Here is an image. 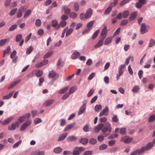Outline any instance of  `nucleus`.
I'll return each instance as SVG.
<instances>
[{
  "label": "nucleus",
  "instance_id": "nucleus-46",
  "mask_svg": "<svg viewBox=\"0 0 155 155\" xmlns=\"http://www.w3.org/2000/svg\"><path fill=\"white\" fill-rule=\"evenodd\" d=\"M26 119V117L25 116H22L21 117H20L19 119L18 120V122L19 121L20 122V123H21L23 122Z\"/></svg>",
  "mask_w": 155,
  "mask_h": 155
},
{
  "label": "nucleus",
  "instance_id": "nucleus-2",
  "mask_svg": "<svg viewBox=\"0 0 155 155\" xmlns=\"http://www.w3.org/2000/svg\"><path fill=\"white\" fill-rule=\"evenodd\" d=\"M133 140L132 137H130L128 136H125L123 137L121 139V141L124 142L125 143H130Z\"/></svg>",
  "mask_w": 155,
  "mask_h": 155
},
{
  "label": "nucleus",
  "instance_id": "nucleus-28",
  "mask_svg": "<svg viewBox=\"0 0 155 155\" xmlns=\"http://www.w3.org/2000/svg\"><path fill=\"white\" fill-rule=\"evenodd\" d=\"M112 40V38L110 37H109L107 38L106 39L104 42V44L106 45H109L110 43L111 42Z\"/></svg>",
  "mask_w": 155,
  "mask_h": 155
},
{
  "label": "nucleus",
  "instance_id": "nucleus-27",
  "mask_svg": "<svg viewBox=\"0 0 155 155\" xmlns=\"http://www.w3.org/2000/svg\"><path fill=\"white\" fill-rule=\"evenodd\" d=\"M143 153L141 149H137L131 153L130 155H136L137 154H140Z\"/></svg>",
  "mask_w": 155,
  "mask_h": 155
},
{
  "label": "nucleus",
  "instance_id": "nucleus-40",
  "mask_svg": "<svg viewBox=\"0 0 155 155\" xmlns=\"http://www.w3.org/2000/svg\"><path fill=\"white\" fill-rule=\"evenodd\" d=\"M140 90L139 87L137 86H135L132 89V91L134 93L137 92Z\"/></svg>",
  "mask_w": 155,
  "mask_h": 155
},
{
  "label": "nucleus",
  "instance_id": "nucleus-64",
  "mask_svg": "<svg viewBox=\"0 0 155 155\" xmlns=\"http://www.w3.org/2000/svg\"><path fill=\"white\" fill-rule=\"evenodd\" d=\"M116 142V141L114 140H112L109 141L108 144L109 146H111L114 145Z\"/></svg>",
  "mask_w": 155,
  "mask_h": 155
},
{
  "label": "nucleus",
  "instance_id": "nucleus-7",
  "mask_svg": "<svg viewBox=\"0 0 155 155\" xmlns=\"http://www.w3.org/2000/svg\"><path fill=\"white\" fill-rule=\"evenodd\" d=\"M107 30L106 26L104 27L102 29L101 34V39H104L107 36Z\"/></svg>",
  "mask_w": 155,
  "mask_h": 155
},
{
  "label": "nucleus",
  "instance_id": "nucleus-47",
  "mask_svg": "<svg viewBox=\"0 0 155 155\" xmlns=\"http://www.w3.org/2000/svg\"><path fill=\"white\" fill-rule=\"evenodd\" d=\"M31 11L30 9H28L27 10L25 14L24 15V17L26 18L28 16L31 14Z\"/></svg>",
  "mask_w": 155,
  "mask_h": 155
},
{
  "label": "nucleus",
  "instance_id": "nucleus-12",
  "mask_svg": "<svg viewBox=\"0 0 155 155\" xmlns=\"http://www.w3.org/2000/svg\"><path fill=\"white\" fill-rule=\"evenodd\" d=\"M104 125L102 124H99L97 126L94 127V131L96 132H98L99 131L102 129L104 126Z\"/></svg>",
  "mask_w": 155,
  "mask_h": 155
},
{
  "label": "nucleus",
  "instance_id": "nucleus-15",
  "mask_svg": "<svg viewBox=\"0 0 155 155\" xmlns=\"http://www.w3.org/2000/svg\"><path fill=\"white\" fill-rule=\"evenodd\" d=\"M14 117H11L8 119L5 120L3 121L2 122V125H5L8 124L13 119Z\"/></svg>",
  "mask_w": 155,
  "mask_h": 155
},
{
  "label": "nucleus",
  "instance_id": "nucleus-57",
  "mask_svg": "<svg viewBox=\"0 0 155 155\" xmlns=\"http://www.w3.org/2000/svg\"><path fill=\"white\" fill-rule=\"evenodd\" d=\"M112 9L111 7L109 6L106 10L104 14L105 15L108 14Z\"/></svg>",
  "mask_w": 155,
  "mask_h": 155
},
{
  "label": "nucleus",
  "instance_id": "nucleus-48",
  "mask_svg": "<svg viewBox=\"0 0 155 155\" xmlns=\"http://www.w3.org/2000/svg\"><path fill=\"white\" fill-rule=\"evenodd\" d=\"M33 49V47L31 46H30L27 50L26 53L28 54H30Z\"/></svg>",
  "mask_w": 155,
  "mask_h": 155
},
{
  "label": "nucleus",
  "instance_id": "nucleus-9",
  "mask_svg": "<svg viewBox=\"0 0 155 155\" xmlns=\"http://www.w3.org/2000/svg\"><path fill=\"white\" fill-rule=\"evenodd\" d=\"M31 124V120H28L24 123L21 126L20 128L21 131L24 130L28 126H29Z\"/></svg>",
  "mask_w": 155,
  "mask_h": 155
},
{
  "label": "nucleus",
  "instance_id": "nucleus-41",
  "mask_svg": "<svg viewBox=\"0 0 155 155\" xmlns=\"http://www.w3.org/2000/svg\"><path fill=\"white\" fill-rule=\"evenodd\" d=\"M43 74V71L39 70L36 72L35 74L37 77H39L41 76Z\"/></svg>",
  "mask_w": 155,
  "mask_h": 155
},
{
  "label": "nucleus",
  "instance_id": "nucleus-43",
  "mask_svg": "<svg viewBox=\"0 0 155 155\" xmlns=\"http://www.w3.org/2000/svg\"><path fill=\"white\" fill-rule=\"evenodd\" d=\"M69 88V87H66L60 90L59 92V94H63L65 93V92H66L67 91H68Z\"/></svg>",
  "mask_w": 155,
  "mask_h": 155
},
{
  "label": "nucleus",
  "instance_id": "nucleus-13",
  "mask_svg": "<svg viewBox=\"0 0 155 155\" xmlns=\"http://www.w3.org/2000/svg\"><path fill=\"white\" fill-rule=\"evenodd\" d=\"M52 26L56 29H58L60 28V25L58 24V21L56 20H53L52 21Z\"/></svg>",
  "mask_w": 155,
  "mask_h": 155
},
{
  "label": "nucleus",
  "instance_id": "nucleus-42",
  "mask_svg": "<svg viewBox=\"0 0 155 155\" xmlns=\"http://www.w3.org/2000/svg\"><path fill=\"white\" fill-rule=\"evenodd\" d=\"M22 35L21 34L17 35L16 37V41L17 42H19L22 39Z\"/></svg>",
  "mask_w": 155,
  "mask_h": 155
},
{
  "label": "nucleus",
  "instance_id": "nucleus-32",
  "mask_svg": "<svg viewBox=\"0 0 155 155\" xmlns=\"http://www.w3.org/2000/svg\"><path fill=\"white\" fill-rule=\"evenodd\" d=\"M20 81V80L18 81H15L13 83H12L8 87V89H10L12 88H13L14 86H15V85H16L17 84H18Z\"/></svg>",
  "mask_w": 155,
  "mask_h": 155
},
{
  "label": "nucleus",
  "instance_id": "nucleus-3",
  "mask_svg": "<svg viewBox=\"0 0 155 155\" xmlns=\"http://www.w3.org/2000/svg\"><path fill=\"white\" fill-rule=\"evenodd\" d=\"M20 123L18 121H16L15 123H12L10 126L8 127V129L9 130H15L16 127H18Z\"/></svg>",
  "mask_w": 155,
  "mask_h": 155
},
{
  "label": "nucleus",
  "instance_id": "nucleus-26",
  "mask_svg": "<svg viewBox=\"0 0 155 155\" xmlns=\"http://www.w3.org/2000/svg\"><path fill=\"white\" fill-rule=\"evenodd\" d=\"M137 15V12H135L132 13L130 15L129 18V19L130 20H132L134 19L136 17Z\"/></svg>",
  "mask_w": 155,
  "mask_h": 155
},
{
  "label": "nucleus",
  "instance_id": "nucleus-33",
  "mask_svg": "<svg viewBox=\"0 0 155 155\" xmlns=\"http://www.w3.org/2000/svg\"><path fill=\"white\" fill-rule=\"evenodd\" d=\"M74 29L71 28L68 29L67 31L66 34V36L67 37L71 34L73 32Z\"/></svg>",
  "mask_w": 155,
  "mask_h": 155
},
{
  "label": "nucleus",
  "instance_id": "nucleus-38",
  "mask_svg": "<svg viewBox=\"0 0 155 155\" xmlns=\"http://www.w3.org/2000/svg\"><path fill=\"white\" fill-rule=\"evenodd\" d=\"M154 45H155V41L153 39H150V41L149 47H151Z\"/></svg>",
  "mask_w": 155,
  "mask_h": 155
},
{
  "label": "nucleus",
  "instance_id": "nucleus-20",
  "mask_svg": "<svg viewBox=\"0 0 155 155\" xmlns=\"http://www.w3.org/2000/svg\"><path fill=\"white\" fill-rule=\"evenodd\" d=\"M54 100L51 99L48 100L46 101L44 104V105L46 106H48L50 105L54 102Z\"/></svg>",
  "mask_w": 155,
  "mask_h": 155
},
{
  "label": "nucleus",
  "instance_id": "nucleus-35",
  "mask_svg": "<svg viewBox=\"0 0 155 155\" xmlns=\"http://www.w3.org/2000/svg\"><path fill=\"white\" fill-rule=\"evenodd\" d=\"M88 142V140L85 138H82L80 141V142L83 144H86Z\"/></svg>",
  "mask_w": 155,
  "mask_h": 155
},
{
  "label": "nucleus",
  "instance_id": "nucleus-49",
  "mask_svg": "<svg viewBox=\"0 0 155 155\" xmlns=\"http://www.w3.org/2000/svg\"><path fill=\"white\" fill-rule=\"evenodd\" d=\"M107 147V145L105 144H103L101 145L99 147V149L100 150H103L106 149Z\"/></svg>",
  "mask_w": 155,
  "mask_h": 155
},
{
  "label": "nucleus",
  "instance_id": "nucleus-51",
  "mask_svg": "<svg viewBox=\"0 0 155 155\" xmlns=\"http://www.w3.org/2000/svg\"><path fill=\"white\" fill-rule=\"evenodd\" d=\"M80 18L81 19L83 20L87 19L85 14L84 13H82L80 15Z\"/></svg>",
  "mask_w": 155,
  "mask_h": 155
},
{
  "label": "nucleus",
  "instance_id": "nucleus-36",
  "mask_svg": "<svg viewBox=\"0 0 155 155\" xmlns=\"http://www.w3.org/2000/svg\"><path fill=\"white\" fill-rule=\"evenodd\" d=\"M128 23V20H122L120 24V26H125L127 25Z\"/></svg>",
  "mask_w": 155,
  "mask_h": 155
},
{
  "label": "nucleus",
  "instance_id": "nucleus-44",
  "mask_svg": "<svg viewBox=\"0 0 155 155\" xmlns=\"http://www.w3.org/2000/svg\"><path fill=\"white\" fill-rule=\"evenodd\" d=\"M102 109V107L101 105H96L95 107V110L97 112H98Z\"/></svg>",
  "mask_w": 155,
  "mask_h": 155
},
{
  "label": "nucleus",
  "instance_id": "nucleus-18",
  "mask_svg": "<svg viewBox=\"0 0 155 155\" xmlns=\"http://www.w3.org/2000/svg\"><path fill=\"white\" fill-rule=\"evenodd\" d=\"M86 109V106L84 104L82 107H81L78 112V115H80L82 114Z\"/></svg>",
  "mask_w": 155,
  "mask_h": 155
},
{
  "label": "nucleus",
  "instance_id": "nucleus-23",
  "mask_svg": "<svg viewBox=\"0 0 155 155\" xmlns=\"http://www.w3.org/2000/svg\"><path fill=\"white\" fill-rule=\"evenodd\" d=\"M104 39H101L95 45V48H97L102 46L103 44V41Z\"/></svg>",
  "mask_w": 155,
  "mask_h": 155
},
{
  "label": "nucleus",
  "instance_id": "nucleus-34",
  "mask_svg": "<svg viewBox=\"0 0 155 155\" xmlns=\"http://www.w3.org/2000/svg\"><path fill=\"white\" fill-rule=\"evenodd\" d=\"M62 149L60 147L55 148L54 149V152L57 153H58L62 152Z\"/></svg>",
  "mask_w": 155,
  "mask_h": 155
},
{
  "label": "nucleus",
  "instance_id": "nucleus-14",
  "mask_svg": "<svg viewBox=\"0 0 155 155\" xmlns=\"http://www.w3.org/2000/svg\"><path fill=\"white\" fill-rule=\"evenodd\" d=\"M80 53L77 51H74L71 57L72 59H77L80 55Z\"/></svg>",
  "mask_w": 155,
  "mask_h": 155
},
{
  "label": "nucleus",
  "instance_id": "nucleus-54",
  "mask_svg": "<svg viewBox=\"0 0 155 155\" xmlns=\"http://www.w3.org/2000/svg\"><path fill=\"white\" fill-rule=\"evenodd\" d=\"M100 31L99 30H97V31L95 32L94 34L93 35L92 37V39H94L95 38H96L97 36L98 35V34H99Z\"/></svg>",
  "mask_w": 155,
  "mask_h": 155
},
{
  "label": "nucleus",
  "instance_id": "nucleus-6",
  "mask_svg": "<svg viewBox=\"0 0 155 155\" xmlns=\"http://www.w3.org/2000/svg\"><path fill=\"white\" fill-rule=\"evenodd\" d=\"M153 143L152 142H149L147 144L146 146L142 147L140 148L141 150L142 151V153H143L146 150L150 149L153 147Z\"/></svg>",
  "mask_w": 155,
  "mask_h": 155
},
{
  "label": "nucleus",
  "instance_id": "nucleus-5",
  "mask_svg": "<svg viewBox=\"0 0 155 155\" xmlns=\"http://www.w3.org/2000/svg\"><path fill=\"white\" fill-rule=\"evenodd\" d=\"M48 76L49 78H52L54 80L57 79L59 76L58 74L53 71H49Z\"/></svg>",
  "mask_w": 155,
  "mask_h": 155
},
{
  "label": "nucleus",
  "instance_id": "nucleus-53",
  "mask_svg": "<svg viewBox=\"0 0 155 155\" xmlns=\"http://www.w3.org/2000/svg\"><path fill=\"white\" fill-rule=\"evenodd\" d=\"M100 31L99 30H97V31L95 32L94 34L93 35L92 37V39H94L95 38H96L97 36L98 35V34H99Z\"/></svg>",
  "mask_w": 155,
  "mask_h": 155
},
{
  "label": "nucleus",
  "instance_id": "nucleus-39",
  "mask_svg": "<svg viewBox=\"0 0 155 155\" xmlns=\"http://www.w3.org/2000/svg\"><path fill=\"white\" fill-rule=\"evenodd\" d=\"M17 8H16L12 9L10 12L9 13V15L10 16L13 15L15 14L17 11Z\"/></svg>",
  "mask_w": 155,
  "mask_h": 155
},
{
  "label": "nucleus",
  "instance_id": "nucleus-56",
  "mask_svg": "<svg viewBox=\"0 0 155 155\" xmlns=\"http://www.w3.org/2000/svg\"><path fill=\"white\" fill-rule=\"evenodd\" d=\"M155 120V115H152L149 117V122H151Z\"/></svg>",
  "mask_w": 155,
  "mask_h": 155
},
{
  "label": "nucleus",
  "instance_id": "nucleus-45",
  "mask_svg": "<svg viewBox=\"0 0 155 155\" xmlns=\"http://www.w3.org/2000/svg\"><path fill=\"white\" fill-rule=\"evenodd\" d=\"M17 27V25L15 24L12 25L9 28L8 31H13Z\"/></svg>",
  "mask_w": 155,
  "mask_h": 155
},
{
  "label": "nucleus",
  "instance_id": "nucleus-59",
  "mask_svg": "<svg viewBox=\"0 0 155 155\" xmlns=\"http://www.w3.org/2000/svg\"><path fill=\"white\" fill-rule=\"evenodd\" d=\"M76 90V87H73L71 88L69 91V93L71 94L74 92Z\"/></svg>",
  "mask_w": 155,
  "mask_h": 155
},
{
  "label": "nucleus",
  "instance_id": "nucleus-22",
  "mask_svg": "<svg viewBox=\"0 0 155 155\" xmlns=\"http://www.w3.org/2000/svg\"><path fill=\"white\" fill-rule=\"evenodd\" d=\"M67 136V133L63 134L61 135L58 139V141H61L63 140Z\"/></svg>",
  "mask_w": 155,
  "mask_h": 155
},
{
  "label": "nucleus",
  "instance_id": "nucleus-16",
  "mask_svg": "<svg viewBox=\"0 0 155 155\" xmlns=\"http://www.w3.org/2000/svg\"><path fill=\"white\" fill-rule=\"evenodd\" d=\"M74 123H71L67 125L64 130V131L65 132L71 129L74 126Z\"/></svg>",
  "mask_w": 155,
  "mask_h": 155
},
{
  "label": "nucleus",
  "instance_id": "nucleus-31",
  "mask_svg": "<svg viewBox=\"0 0 155 155\" xmlns=\"http://www.w3.org/2000/svg\"><path fill=\"white\" fill-rule=\"evenodd\" d=\"M63 66V63L61 62V60L59 58L58 60L57 64V67L58 68H61Z\"/></svg>",
  "mask_w": 155,
  "mask_h": 155
},
{
  "label": "nucleus",
  "instance_id": "nucleus-50",
  "mask_svg": "<svg viewBox=\"0 0 155 155\" xmlns=\"http://www.w3.org/2000/svg\"><path fill=\"white\" fill-rule=\"evenodd\" d=\"M77 16V14L74 12L71 13L70 14V17L73 19L75 18Z\"/></svg>",
  "mask_w": 155,
  "mask_h": 155
},
{
  "label": "nucleus",
  "instance_id": "nucleus-17",
  "mask_svg": "<svg viewBox=\"0 0 155 155\" xmlns=\"http://www.w3.org/2000/svg\"><path fill=\"white\" fill-rule=\"evenodd\" d=\"M77 139V137L73 136H70L68 137L66 140L68 142L75 141Z\"/></svg>",
  "mask_w": 155,
  "mask_h": 155
},
{
  "label": "nucleus",
  "instance_id": "nucleus-11",
  "mask_svg": "<svg viewBox=\"0 0 155 155\" xmlns=\"http://www.w3.org/2000/svg\"><path fill=\"white\" fill-rule=\"evenodd\" d=\"M92 14V10L91 8H89L87 11L85 13V15L87 18H90Z\"/></svg>",
  "mask_w": 155,
  "mask_h": 155
},
{
  "label": "nucleus",
  "instance_id": "nucleus-25",
  "mask_svg": "<svg viewBox=\"0 0 155 155\" xmlns=\"http://www.w3.org/2000/svg\"><path fill=\"white\" fill-rule=\"evenodd\" d=\"M10 39L9 38H7L5 39H2L0 40V46H2L4 45L6 43L7 41H9Z\"/></svg>",
  "mask_w": 155,
  "mask_h": 155
},
{
  "label": "nucleus",
  "instance_id": "nucleus-61",
  "mask_svg": "<svg viewBox=\"0 0 155 155\" xmlns=\"http://www.w3.org/2000/svg\"><path fill=\"white\" fill-rule=\"evenodd\" d=\"M126 129L125 128H121L120 130V133L121 134L124 135L125 134Z\"/></svg>",
  "mask_w": 155,
  "mask_h": 155
},
{
  "label": "nucleus",
  "instance_id": "nucleus-52",
  "mask_svg": "<svg viewBox=\"0 0 155 155\" xmlns=\"http://www.w3.org/2000/svg\"><path fill=\"white\" fill-rule=\"evenodd\" d=\"M94 21H90L87 24V28H91L92 27L94 23Z\"/></svg>",
  "mask_w": 155,
  "mask_h": 155
},
{
  "label": "nucleus",
  "instance_id": "nucleus-10",
  "mask_svg": "<svg viewBox=\"0 0 155 155\" xmlns=\"http://www.w3.org/2000/svg\"><path fill=\"white\" fill-rule=\"evenodd\" d=\"M109 109L107 106L105 107L104 109L100 113L99 116L101 117L104 115H107L108 114Z\"/></svg>",
  "mask_w": 155,
  "mask_h": 155
},
{
  "label": "nucleus",
  "instance_id": "nucleus-19",
  "mask_svg": "<svg viewBox=\"0 0 155 155\" xmlns=\"http://www.w3.org/2000/svg\"><path fill=\"white\" fill-rule=\"evenodd\" d=\"M24 9L23 6L21 7L18 9V12L17 14V16L18 18H20L22 15V12Z\"/></svg>",
  "mask_w": 155,
  "mask_h": 155
},
{
  "label": "nucleus",
  "instance_id": "nucleus-21",
  "mask_svg": "<svg viewBox=\"0 0 155 155\" xmlns=\"http://www.w3.org/2000/svg\"><path fill=\"white\" fill-rule=\"evenodd\" d=\"M15 91L11 92L9 94L3 97V99H8L11 98L14 93Z\"/></svg>",
  "mask_w": 155,
  "mask_h": 155
},
{
  "label": "nucleus",
  "instance_id": "nucleus-60",
  "mask_svg": "<svg viewBox=\"0 0 155 155\" xmlns=\"http://www.w3.org/2000/svg\"><path fill=\"white\" fill-rule=\"evenodd\" d=\"M35 24L37 26H40L41 24V21L39 19H37L35 21Z\"/></svg>",
  "mask_w": 155,
  "mask_h": 155
},
{
  "label": "nucleus",
  "instance_id": "nucleus-30",
  "mask_svg": "<svg viewBox=\"0 0 155 155\" xmlns=\"http://www.w3.org/2000/svg\"><path fill=\"white\" fill-rule=\"evenodd\" d=\"M129 12L128 10H125L123 12L122 14L123 17L124 18H126L129 15Z\"/></svg>",
  "mask_w": 155,
  "mask_h": 155
},
{
  "label": "nucleus",
  "instance_id": "nucleus-24",
  "mask_svg": "<svg viewBox=\"0 0 155 155\" xmlns=\"http://www.w3.org/2000/svg\"><path fill=\"white\" fill-rule=\"evenodd\" d=\"M45 152L43 151H36L32 152L31 155H44Z\"/></svg>",
  "mask_w": 155,
  "mask_h": 155
},
{
  "label": "nucleus",
  "instance_id": "nucleus-37",
  "mask_svg": "<svg viewBox=\"0 0 155 155\" xmlns=\"http://www.w3.org/2000/svg\"><path fill=\"white\" fill-rule=\"evenodd\" d=\"M66 6H63V8L65 10L64 13L68 15H69L70 12L71 10L69 8L66 9Z\"/></svg>",
  "mask_w": 155,
  "mask_h": 155
},
{
  "label": "nucleus",
  "instance_id": "nucleus-4",
  "mask_svg": "<svg viewBox=\"0 0 155 155\" xmlns=\"http://www.w3.org/2000/svg\"><path fill=\"white\" fill-rule=\"evenodd\" d=\"M85 150L84 148L82 147H76L74 148L73 151V155H79L81 152Z\"/></svg>",
  "mask_w": 155,
  "mask_h": 155
},
{
  "label": "nucleus",
  "instance_id": "nucleus-55",
  "mask_svg": "<svg viewBox=\"0 0 155 155\" xmlns=\"http://www.w3.org/2000/svg\"><path fill=\"white\" fill-rule=\"evenodd\" d=\"M67 25V22L64 20H62L60 23V27H64Z\"/></svg>",
  "mask_w": 155,
  "mask_h": 155
},
{
  "label": "nucleus",
  "instance_id": "nucleus-62",
  "mask_svg": "<svg viewBox=\"0 0 155 155\" xmlns=\"http://www.w3.org/2000/svg\"><path fill=\"white\" fill-rule=\"evenodd\" d=\"M79 5L78 3L75 2L74 4V10L76 11H77L79 9Z\"/></svg>",
  "mask_w": 155,
  "mask_h": 155
},
{
  "label": "nucleus",
  "instance_id": "nucleus-8",
  "mask_svg": "<svg viewBox=\"0 0 155 155\" xmlns=\"http://www.w3.org/2000/svg\"><path fill=\"white\" fill-rule=\"evenodd\" d=\"M102 129V132L104 133L107 131L110 133L111 131V128L110 125L108 123H106L105 126H104Z\"/></svg>",
  "mask_w": 155,
  "mask_h": 155
},
{
  "label": "nucleus",
  "instance_id": "nucleus-1",
  "mask_svg": "<svg viewBox=\"0 0 155 155\" xmlns=\"http://www.w3.org/2000/svg\"><path fill=\"white\" fill-rule=\"evenodd\" d=\"M149 29V27H147L145 23H143L142 24L140 27V32L141 34H144L148 32Z\"/></svg>",
  "mask_w": 155,
  "mask_h": 155
},
{
  "label": "nucleus",
  "instance_id": "nucleus-63",
  "mask_svg": "<svg viewBox=\"0 0 155 155\" xmlns=\"http://www.w3.org/2000/svg\"><path fill=\"white\" fill-rule=\"evenodd\" d=\"M94 90L93 89H91L90 91L88 92L87 94V96L88 97H90L94 93Z\"/></svg>",
  "mask_w": 155,
  "mask_h": 155
},
{
  "label": "nucleus",
  "instance_id": "nucleus-58",
  "mask_svg": "<svg viewBox=\"0 0 155 155\" xmlns=\"http://www.w3.org/2000/svg\"><path fill=\"white\" fill-rule=\"evenodd\" d=\"M89 142L92 144H94L96 143L97 140L95 139L92 138L90 140Z\"/></svg>",
  "mask_w": 155,
  "mask_h": 155
},
{
  "label": "nucleus",
  "instance_id": "nucleus-29",
  "mask_svg": "<svg viewBox=\"0 0 155 155\" xmlns=\"http://www.w3.org/2000/svg\"><path fill=\"white\" fill-rule=\"evenodd\" d=\"M53 51H51L46 53L44 56V58L45 59L49 58L53 53Z\"/></svg>",
  "mask_w": 155,
  "mask_h": 155
}]
</instances>
